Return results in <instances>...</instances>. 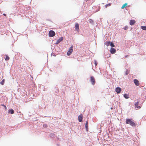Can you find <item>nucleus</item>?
I'll use <instances>...</instances> for the list:
<instances>
[{"label": "nucleus", "instance_id": "obj_1", "mask_svg": "<svg viewBox=\"0 0 146 146\" xmlns=\"http://www.w3.org/2000/svg\"><path fill=\"white\" fill-rule=\"evenodd\" d=\"M125 123L127 124H129L133 127L136 126V124L134 121L132 119H126Z\"/></svg>", "mask_w": 146, "mask_h": 146}, {"label": "nucleus", "instance_id": "obj_2", "mask_svg": "<svg viewBox=\"0 0 146 146\" xmlns=\"http://www.w3.org/2000/svg\"><path fill=\"white\" fill-rule=\"evenodd\" d=\"M73 46H72L69 49V50L67 52V55L69 56H70L72 53V52L73 51Z\"/></svg>", "mask_w": 146, "mask_h": 146}, {"label": "nucleus", "instance_id": "obj_3", "mask_svg": "<svg viewBox=\"0 0 146 146\" xmlns=\"http://www.w3.org/2000/svg\"><path fill=\"white\" fill-rule=\"evenodd\" d=\"M90 80L93 85H94L95 83V80L93 76H90Z\"/></svg>", "mask_w": 146, "mask_h": 146}, {"label": "nucleus", "instance_id": "obj_4", "mask_svg": "<svg viewBox=\"0 0 146 146\" xmlns=\"http://www.w3.org/2000/svg\"><path fill=\"white\" fill-rule=\"evenodd\" d=\"M55 33L54 31L51 30L49 31V36L50 37H53L55 36Z\"/></svg>", "mask_w": 146, "mask_h": 146}, {"label": "nucleus", "instance_id": "obj_5", "mask_svg": "<svg viewBox=\"0 0 146 146\" xmlns=\"http://www.w3.org/2000/svg\"><path fill=\"white\" fill-rule=\"evenodd\" d=\"M75 29L76 31L78 32H79V25L78 23H76L75 24Z\"/></svg>", "mask_w": 146, "mask_h": 146}, {"label": "nucleus", "instance_id": "obj_6", "mask_svg": "<svg viewBox=\"0 0 146 146\" xmlns=\"http://www.w3.org/2000/svg\"><path fill=\"white\" fill-rule=\"evenodd\" d=\"M121 91V89L119 87H117L115 88V91L117 93H120Z\"/></svg>", "mask_w": 146, "mask_h": 146}, {"label": "nucleus", "instance_id": "obj_7", "mask_svg": "<svg viewBox=\"0 0 146 146\" xmlns=\"http://www.w3.org/2000/svg\"><path fill=\"white\" fill-rule=\"evenodd\" d=\"M83 115L82 114H80L78 117V119L79 122H82V121Z\"/></svg>", "mask_w": 146, "mask_h": 146}, {"label": "nucleus", "instance_id": "obj_8", "mask_svg": "<svg viewBox=\"0 0 146 146\" xmlns=\"http://www.w3.org/2000/svg\"><path fill=\"white\" fill-rule=\"evenodd\" d=\"M134 82L135 84L137 86H138L139 85V81L137 79H135L134 80Z\"/></svg>", "mask_w": 146, "mask_h": 146}, {"label": "nucleus", "instance_id": "obj_9", "mask_svg": "<svg viewBox=\"0 0 146 146\" xmlns=\"http://www.w3.org/2000/svg\"><path fill=\"white\" fill-rule=\"evenodd\" d=\"M110 52L111 54H114L116 50L114 48H111L110 49Z\"/></svg>", "mask_w": 146, "mask_h": 146}, {"label": "nucleus", "instance_id": "obj_10", "mask_svg": "<svg viewBox=\"0 0 146 146\" xmlns=\"http://www.w3.org/2000/svg\"><path fill=\"white\" fill-rule=\"evenodd\" d=\"M63 37H61V38H60L59 39H58L57 40L55 44H58L60 42L62 41L63 40Z\"/></svg>", "mask_w": 146, "mask_h": 146}, {"label": "nucleus", "instance_id": "obj_11", "mask_svg": "<svg viewBox=\"0 0 146 146\" xmlns=\"http://www.w3.org/2000/svg\"><path fill=\"white\" fill-rule=\"evenodd\" d=\"M135 23V21L134 20H131L130 22V24L132 25H134Z\"/></svg>", "mask_w": 146, "mask_h": 146}, {"label": "nucleus", "instance_id": "obj_12", "mask_svg": "<svg viewBox=\"0 0 146 146\" xmlns=\"http://www.w3.org/2000/svg\"><path fill=\"white\" fill-rule=\"evenodd\" d=\"M139 104V102H137L135 103V107H136L138 109L140 108H141L140 106H138Z\"/></svg>", "mask_w": 146, "mask_h": 146}, {"label": "nucleus", "instance_id": "obj_13", "mask_svg": "<svg viewBox=\"0 0 146 146\" xmlns=\"http://www.w3.org/2000/svg\"><path fill=\"white\" fill-rule=\"evenodd\" d=\"M14 111L13 109H9L8 110V113L11 114H13L14 113Z\"/></svg>", "mask_w": 146, "mask_h": 146}, {"label": "nucleus", "instance_id": "obj_14", "mask_svg": "<svg viewBox=\"0 0 146 146\" xmlns=\"http://www.w3.org/2000/svg\"><path fill=\"white\" fill-rule=\"evenodd\" d=\"M127 5V3H125L124 4H123L121 8L122 9H123Z\"/></svg>", "mask_w": 146, "mask_h": 146}, {"label": "nucleus", "instance_id": "obj_15", "mask_svg": "<svg viewBox=\"0 0 146 146\" xmlns=\"http://www.w3.org/2000/svg\"><path fill=\"white\" fill-rule=\"evenodd\" d=\"M123 96L126 99H128L129 98V95L127 94H125Z\"/></svg>", "mask_w": 146, "mask_h": 146}, {"label": "nucleus", "instance_id": "obj_16", "mask_svg": "<svg viewBox=\"0 0 146 146\" xmlns=\"http://www.w3.org/2000/svg\"><path fill=\"white\" fill-rule=\"evenodd\" d=\"M85 127L86 129H88V121H87L85 124Z\"/></svg>", "mask_w": 146, "mask_h": 146}, {"label": "nucleus", "instance_id": "obj_17", "mask_svg": "<svg viewBox=\"0 0 146 146\" xmlns=\"http://www.w3.org/2000/svg\"><path fill=\"white\" fill-rule=\"evenodd\" d=\"M5 56V60H9V57L7 55H6Z\"/></svg>", "mask_w": 146, "mask_h": 146}, {"label": "nucleus", "instance_id": "obj_18", "mask_svg": "<svg viewBox=\"0 0 146 146\" xmlns=\"http://www.w3.org/2000/svg\"><path fill=\"white\" fill-rule=\"evenodd\" d=\"M110 42H108L107 41L105 43V45H106L107 46H109L110 44Z\"/></svg>", "mask_w": 146, "mask_h": 146}, {"label": "nucleus", "instance_id": "obj_19", "mask_svg": "<svg viewBox=\"0 0 146 146\" xmlns=\"http://www.w3.org/2000/svg\"><path fill=\"white\" fill-rule=\"evenodd\" d=\"M5 82V80L3 79L2 81L0 82V84L2 85H3Z\"/></svg>", "mask_w": 146, "mask_h": 146}, {"label": "nucleus", "instance_id": "obj_20", "mask_svg": "<svg viewBox=\"0 0 146 146\" xmlns=\"http://www.w3.org/2000/svg\"><path fill=\"white\" fill-rule=\"evenodd\" d=\"M129 70H126L125 72V74L126 75H127L129 73Z\"/></svg>", "mask_w": 146, "mask_h": 146}, {"label": "nucleus", "instance_id": "obj_21", "mask_svg": "<svg viewBox=\"0 0 146 146\" xmlns=\"http://www.w3.org/2000/svg\"><path fill=\"white\" fill-rule=\"evenodd\" d=\"M141 29L144 30H146V26H142Z\"/></svg>", "mask_w": 146, "mask_h": 146}, {"label": "nucleus", "instance_id": "obj_22", "mask_svg": "<svg viewBox=\"0 0 146 146\" xmlns=\"http://www.w3.org/2000/svg\"><path fill=\"white\" fill-rule=\"evenodd\" d=\"M128 28V27L127 26H126L124 27L123 29L125 30H127Z\"/></svg>", "mask_w": 146, "mask_h": 146}, {"label": "nucleus", "instance_id": "obj_23", "mask_svg": "<svg viewBox=\"0 0 146 146\" xmlns=\"http://www.w3.org/2000/svg\"><path fill=\"white\" fill-rule=\"evenodd\" d=\"M110 45L111 47H113L115 46V45L112 42H111Z\"/></svg>", "mask_w": 146, "mask_h": 146}, {"label": "nucleus", "instance_id": "obj_24", "mask_svg": "<svg viewBox=\"0 0 146 146\" xmlns=\"http://www.w3.org/2000/svg\"><path fill=\"white\" fill-rule=\"evenodd\" d=\"M111 5V3L108 4H107L106 5L105 7H106V8H107L108 6H110Z\"/></svg>", "mask_w": 146, "mask_h": 146}, {"label": "nucleus", "instance_id": "obj_25", "mask_svg": "<svg viewBox=\"0 0 146 146\" xmlns=\"http://www.w3.org/2000/svg\"><path fill=\"white\" fill-rule=\"evenodd\" d=\"M1 106H2L4 107V108H5V110H7V107L6 106H5L4 104H1Z\"/></svg>", "mask_w": 146, "mask_h": 146}, {"label": "nucleus", "instance_id": "obj_26", "mask_svg": "<svg viewBox=\"0 0 146 146\" xmlns=\"http://www.w3.org/2000/svg\"><path fill=\"white\" fill-rule=\"evenodd\" d=\"M94 62H95V66H96L98 64L97 62L96 61V60H95L94 61Z\"/></svg>", "mask_w": 146, "mask_h": 146}, {"label": "nucleus", "instance_id": "obj_27", "mask_svg": "<svg viewBox=\"0 0 146 146\" xmlns=\"http://www.w3.org/2000/svg\"><path fill=\"white\" fill-rule=\"evenodd\" d=\"M54 54V53H52V55H53V56H55V55H54V54Z\"/></svg>", "mask_w": 146, "mask_h": 146}, {"label": "nucleus", "instance_id": "obj_28", "mask_svg": "<svg viewBox=\"0 0 146 146\" xmlns=\"http://www.w3.org/2000/svg\"><path fill=\"white\" fill-rule=\"evenodd\" d=\"M3 15H4L5 16H6V15L5 13L3 14Z\"/></svg>", "mask_w": 146, "mask_h": 146}]
</instances>
